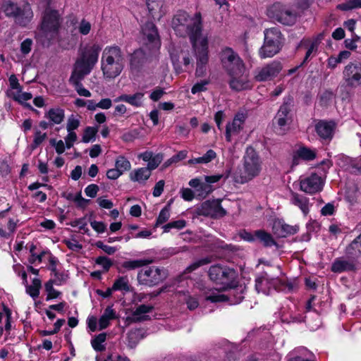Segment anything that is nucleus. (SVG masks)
<instances>
[{
    "label": "nucleus",
    "mask_w": 361,
    "mask_h": 361,
    "mask_svg": "<svg viewBox=\"0 0 361 361\" xmlns=\"http://www.w3.org/2000/svg\"><path fill=\"white\" fill-rule=\"evenodd\" d=\"M77 138L78 136L75 132H68L67 135L64 138L66 148H71L77 140Z\"/></svg>",
    "instance_id": "nucleus-58"
},
{
    "label": "nucleus",
    "mask_w": 361,
    "mask_h": 361,
    "mask_svg": "<svg viewBox=\"0 0 361 361\" xmlns=\"http://www.w3.org/2000/svg\"><path fill=\"white\" fill-rule=\"evenodd\" d=\"M166 277L164 269L156 267H149L141 269L137 275V279L141 284L149 286H154Z\"/></svg>",
    "instance_id": "nucleus-14"
},
{
    "label": "nucleus",
    "mask_w": 361,
    "mask_h": 361,
    "mask_svg": "<svg viewBox=\"0 0 361 361\" xmlns=\"http://www.w3.org/2000/svg\"><path fill=\"white\" fill-rule=\"evenodd\" d=\"M279 283L278 279H270L267 274H263L256 278L255 288L258 293L267 295L271 294L274 290L288 292L293 288L291 283H281L279 284Z\"/></svg>",
    "instance_id": "nucleus-9"
},
{
    "label": "nucleus",
    "mask_w": 361,
    "mask_h": 361,
    "mask_svg": "<svg viewBox=\"0 0 361 361\" xmlns=\"http://www.w3.org/2000/svg\"><path fill=\"white\" fill-rule=\"evenodd\" d=\"M185 226L184 220H178L164 225L162 228L164 233H168L171 228L181 229Z\"/></svg>",
    "instance_id": "nucleus-53"
},
{
    "label": "nucleus",
    "mask_w": 361,
    "mask_h": 361,
    "mask_svg": "<svg viewBox=\"0 0 361 361\" xmlns=\"http://www.w3.org/2000/svg\"><path fill=\"white\" fill-rule=\"evenodd\" d=\"M33 18V12L28 4H23L20 6V11L14 18L16 24L20 26L25 27L32 20Z\"/></svg>",
    "instance_id": "nucleus-21"
},
{
    "label": "nucleus",
    "mask_w": 361,
    "mask_h": 361,
    "mask_svg": "<svg viewBox=\"0 0 361 361\" xmlns=\"http://www.w3.org/2000/svg\"><path fill=\"white\" fill-rule=\"evenodd\" d=\"M153 309L154 307L152 305H138L129 319L135 322L147 320L149 319V314L152 312Z\"/></svg>",
    "instance_id": "nucleus-25"
},
{
    "label": "nucleus",
    "mask_w": 361,
    "mask_h": 361,
    "mask_svg": "<svg viewBox=\"0 0 361 361\" xmlns=\"http://www.w3.org/2000/svg\"><path fill=\"white\" fill-rule=\"evenodd\" d=\"M116 311L112 306H108L99 319V330H103L109 326L110 322L116 318Z\"/></svg>",
    "instance_id": "nucleus-27"
},
{
    "label": "nucleus",
    "mask_w": 361,
    "mask_h": 361,
    "mask_svg": "<svg viewBox=\"0 0 361 361\" xmlns=\"http://www.w3.org/2000/svg\"><path fill=\"white\" fill-rule=\"evenodd\" d=\"M299 182L300 190L310 194L320 192L324 185L322 178L314 173L308 176H300Z\"/></svg>",
    "instance_id": "nucleus-17"
},
{
    "label": "nucleus",
    "mask_w": 361,
    "mask_h": 361,
    "mask_svg": "<svg viewBox=\"0 0 361 361\" xmlns=\"http://www.w3.org/2000/svg\"><path fill=\"white\" fill-rule=\"evenodd\" d=\"M343 80L346 87L356 88L361 85V63L350 62L343 71Z\"/></svg>",
    "instance_id": "nucleus-13"
},
{
    "label": "nucleus",
    "mask_w": 361,
    "mask_h": 361,
    "mask_svg": "<svg viewBox=\"0 0 361 361\" xmlns=\"http://www.w3.org/2000/svg\"><path fill=\"white\" fill-rule=\"evenodd\" d=\"M96 263L102 266L105 271H108L112 265L111 261L106 257H99L96 259Z\"/></svg>",
    "instance_id": "nucleus-61"
},
{
    "label": "nucleus",
    "mask_w": 361,
    "mask_h": 361,
    "mask_svg": "<svg viewBox=\"0 0 361 361\" xmlns=\"http://www.w3.org/2000/svg\"><path fill=\"white\" fill-rule=\"evenodd\" d=\"M101 49L99 44H87L79 51V56L75 63L70 82L80 96L91 97V92L83 87L80 81L92 71L97 63Z\"/></svg>",
    "instance_id": "nucleus-3"
},
{
    "label": "nucleus",
    "mask_w": 361,
    "mask_h": 361,
    "mask_svg": "<svg viewBox=\"0 0 361 361\" xmlns=\"http://www.w3.org/2000/svg\"><path fill=\"white\" fill-rule=\"evenodd\" d=\"M172 26L178 35L189 36L196 58L195 75L203 76L209 61V33L202 30L200 13L190 16L187 12L180 11L174 16Z\"/></svg>",
    "instance_id": "nucleus-1"
},
{
    "label": "nucleus",
    "mask_w": 361,
    "mask_h": 361,
    "mask_svg": "<svg viewBox=\"0 0 361 361\" xmlns=\"http://www.w3.org/2000/svg\"><path fill=\"white\" fill-rule=\"evenodd\" d=\"M295 205L298 207L302 214L305 216L309 213L310 204L307 197H295Z\"/></svg>",
    "instance_id": "nucleus-44"
},
{
    "label": "nucleus",
    "mask_w": 361,
    "mask_h": 361,
    "mask_svg": "<svg viewBox=\"0 0 361 361\" xmlns=\"http://www.w3.org/2000/svg\"><path fill=\"white\" fill-rule=\"evenodd\" d=\"M230 78L229 85L232 90L241 91L250 89L252 87L251 82L248 79V75L245 71L235 75H230Z\"/></svg>",
    "instance_id": "nucleus-20"
},
{
    "label": "nucleus",
    "mask_w": 361,
    "mask_h": 361,
    "mask_svg": "<svg viewBox=\"0 0 361 361\" xmlns=\"http://www.w3.org/2000/svg\"><path fill=\"white\" fill-rule=\"evenodd\" d=\"M221 62L229 75L245 72V66L239 56L230 48H226L221 53Z\"/></svg>",
    "instance_id": "nucleus-10"
},
{
    "label": "nucleus",
    "mask_w": 361,
    "mask_h": 361,
    "mask_svg": "<svg viewBox=\"0 0 361 361\" xmlns=\"http://www.w3.org/2000/svg\"><path fill=\"white\" fill-rule=\"evenodd\" d=\"M152 175V171L146 167H140L133 170L130 174V180L133 182L145 185Z\"/></svg>",
    "instance_id": "nucleus-24"
},
{
    "label": "nucleus",
    "mask_w": 361,
    "mask_h": 361,
    "mask_svg": "<svg viewBox=\"0 0 361 361\" xmlns=\"http://www.w3.org/2000/svg\"><path fill=\"white\" fill-rule=\"evenodd\" d=\"M50 145L55 148V150L58 154H61L65 152L66 145L61 140H56V139L50 140Z\"/></svg>",
    "instance_id": "nucleus-57"
},
{
    "label": "nucleus",
    "mask_w": 361,
    "mask_h": 361,
    "mask_svg": "<svg viewBox=\"0 0 361 361\" xmlns=\"http://www.w3.org/2000/svg\"><path fill=\"white\" fill-rule=\"evenodd\" d=\"M312 354L304 347L295 350V361H314L311 359Z\"/></svg>",
    "instance_id": "nucleus-41"
},
{
    "label": "nucleus",
    "mask_w": 361,
    "mask_h": 361,
    "mask_svg": "<svg viewBox=\"0 0 361 361\" xmlns=\"http://www.w3.org/2000/svg\"><path fill=\"white\" fill-rule=\"evenodd\" d=\"M209 80H202L200 82H196L191 89V92L193 94L204 92L207 90V86L209 85Z\"/></svg>",
    "instance_id": "nucleus-52"
},
{
    "label": "nucleus",
    "mask_w": 361,
    "mask_h": 361,
    "mask_svg": "<svg viewBox=\"0 0 361 361\" xmlns=\"http://www.w3.org/2000/svg\"><path fill=\"white\" fill-rule=\"evenodd\" d=\"M98 132V127L87 126L85 128L82 142L89 143L95 140L96 135Z\"/></svg>",
    "instance_id": "nucleus-42"
},
{
    "label": "nucleus",
    "mask_w": 361,
    "mask_h": 361,
    "mask_svg": "<svg viewBox=\"0 0 361 361\" xmlns=\"http://www.w3.org/2000/svg\"><path fill=\"white\" fill-rule=\"evenodd\" d=\"M267 13L269 18L283 25H290L293 22L291 8L281 3H275L269 6Z\"/></svg>",
    "instance_id": "nucleus-12"
},
{
    "label": "nucleus",
    "mask_w": 361,
    "mask_h": 361,
    "mask_svg": "<svg viewBox=\"0 0 361 361\" xmlns=\"http://www.w3.org/2000/svg\"><path fill=\"white\" fill-rule=\"evenodd\" d=\"M282 69L280 62L274 61L255 71V78L256 80L262 82L272 80L277 76Z\"/></svg>",
    "instance_id": "nucleus-18"
},
{
    "label": "nucleus",
    "mask_w": 361,
    "mask_h": 361,
    "mask_svg": "<svg viewBox=\"0 0 361 361\" xmlns=\"http://www.w3.org/2000/svg\"><path fill=\"white\" fill-rule=\"evenodd\" d=\"M293 107V104L290 99L280 107L273 121L277 133L283 134L289 128V124L292 118Z\"/></svg>",
    "instance_id": "nucleus-11"
},
{
    "label": "nucleus",
    "mask_w": 361,
    "mask_h": 361,
    "mask_svg": "<svg viewBox=\"0 0 361 361\" xmlns=\"http://www.w3.org/2000/svg\"><path fill=\"white\" fill-rule=\"evenodd\" d=\"M80 124V119L75 115H71L67 120L66 130L67 132H75Z\"/></svg>",
    "instance_id": "nucleus-47"
},
{
    "label": "nucleus",
    "mask_w": 361,
    "mask_h": 361,
    "mask_svg": "<svg viewBox=\"0 0 361 361\" xmlns=\"http://www.w3.org/2000/svg\"><path fill=\"white\" fill-rule=\"evenodd\" d=\"M262 169V162L257 152L251 147H247L243 157V169L234 174L235 182L245 183L259 176Z\"/></svg>",
    "instance_id": "nucleus-5"
},
{
    "label": "nucleus",
    "mask_w": 361,
    "mask_h": 361,
    "mask_svg": "<svg viewBox=\"0 0 361 361\" xmlns=\"http://www.w3.org/2000/svg\"><path fill=\"white\" fill-rule=\"evenodd\" d=\"M256 239L266 247H271L276 245V242L271 234L262 230L255 231Z\"/></svg>",
    "instance_id": "nucleus-34"
},
{
    "label": "nucleus",
    "mask_w": 361,
    "mask_h": 361,
    "mask_svg": "<svg viewBox=\"0 0 361 361\" xmlns=\"http://www.w3.org/2000/svg\"><path fill=\"white\" fill-rule=\"evenodd\" d=\"M20 8V6H18L11 0L6 1L2 6V10L5 15L13 18L16 17L18 12H19Z\"/></svg>",
    "instance_id": "nucleus-35"
},
{
    "label": "nucleus",
    "mask_w": 361,
    "mask_h": 361,
    "mask_svg": "<svg viewBox=\"0 0 361 361\" xmlns=\"http://www.w3.org/2000/svg\"><path fill=\"white\" fill-rule=\"evenodd\" d=\"M297 157L305 161L314 160L317 157V152L306 147H300L296 152Z\"/></svg>",
    "instance_id": "nucleus-37"
},
{
    "label": "nucleus",
    "mask_w": 361,
    "mask_h": 361,
    "mask_svg": "<svg viewBox=\"0 0 361 361\" xmlns=\"http://www.w3.org/2000/svg\"><path fill=\"white\" fill-rule=\"evenodd\" d=\"M4 311L6 315V320H5V325H4V331H6V333L9 334L10 331L11 329V315L12 312L11 310L6 307V305H4Z\"/></svg>",
    "instance_id": "nucleus-56"
},
{
    "label": "nucleus",
    "mask_w": 361,
    "mask_h": 361,
    "mask_svg": "<svg viewBox=\"0 0 361 361\" xmlns=\"http://www.w3.org/2000/svg\"><path fill=\"white\" fill-rule=\"evenodd\" d=\"M76 28L81 35H87L90 32L92 23L83 18L78 23Z\"/></svg>",
    "instance_id": "nucleus-48"
},
{
    "label": "nucleus",
    "mask_w": 361,
    "mask_h": 361,
    "mask_svg": "<svg viewBox=\"0 0 361 361\" xmlns=\"http://www.w3.org/2000/svg\"><path fill=\"white\" fill-rule=\"evenodd\" d=\"M11 96L14 100L23 104V102L28 101L32 98V95L29 92H23L22 89L20 92H15L11 93Z\"/></svg>",
    "instance_id": "nucleus-49"
},
{
    "label": "nucleus",
    "mask_w": 361,
    "mask_h": 361,
    "mask_svg": "<svg viewBox=\"0 0 361 361\" xmlns=\"http://www.w3.org/2000/svg\"><path fill=\"white\" fill-rule=\"evenodd\" d=\"M180 299L185 301L187 304V307L190 310H193L196 309L199 305L198 299L195 297L189 295L188 293H183L180 294Z\"/></svg>",
    "instance_id": "nucleus-43"
},
{
    "label": "nucleus",
    "mask_w": 361,
    "mask_h": 361,
    "mask_svg": "<svg viewBox=\"0 0 361 361\" xmlns=\"http://www.w3.org/2000/svg\"><path fill=\"white\" fill-rule=\"evenodd\" d=\"M153 260L149 259L129 260L123 263V267L128 270H132L151 264Z\"/></svg>",
    "instance_id": "nucleus-38"
},
{
    "label": "nucleus",
    "mask_w": 361,
    "mask_h": 361,
    "mask_svg": "<svg viewBox=\"0 0 361 361\" xmlns=\"http://www.w3.org/2000/svg\"><path fill=\"white\" fill-rule=\"evenodd\" d=\"M338 7L343 11L361 8V0H350L345 4L338 5Z\"/></svg>",
    "instance_id": "nucleus-55"
},
{
    "label": "nucleus",
    "mask_w": 361,
    "mask_h": 361,
    "mask_svg": "<svg viewBox=\"0 0 361 361\" xmlns=\"http://www.w3.org/2000/svg\"><path fill=\"white\" fill-rule=\"evenodd\" d=\"M106 335L104 333L100 334L92 340V348L97 351H102L104 349L103 343L106 341Z\"/></svg>",
    "instance_id": "nucleus-45"
},
{
    "label": "nucleus",
    "mask_w": 361,
    "mask_h": 361,
    "mask_svg": "<svg viewBox=\"0 0 361 361\" xmlns=\"http://www.w3.org/2000/svg\"><path fill=\"white\" fill-rule=\"evenodd\" d=\"M46 117L52 121L53 123L60 124L65 117L64 110L61 108L50 109L46 114Z\"/></svg>",
    "instance_id": "nucleus-32"
},
{
    "label": "nucleus",
    "mask_w": 361,
    "mask_h": 361,
    "mask_svg": "<svg viewBox=\"0 0 361 361\" xmlns=\"http://www.w3.org/2000/svg\"><path fill=\"white\" fill-rule=\"evenodd\" d=\"M209 276L210 279L219 285L220 290H225L231 289L232 294L235 295L233 300L228 299V296L221 293L217 289H209L204 293L207 300L212 302H219L229 300L231 304H237L242 301L244 296L243 295V289L242 286L237 287L236 271L227 267L214 265L209 270Z\"/></svg>",
    "instance_id": "nucleus-2"
},
{
    "label": "nucleus",
    "mask_w": 361,
    "mask_h": 361,
    "mask_svg": "<svg viewBox=\"0 0 361 361\" xmlns=\"http://www.w3.org/2000/svg\"><path fill=\"white\" fill-rule=\"evenodd\" d=\"M13 269L18 276H21L23 283H27V274L24 271L23 267L20 264H16L13 266Z\"/></svg>",
    "instance_id": "nucleus-63"
},
{
    "label": "nucleus",
    "mask_w": 361,
    "mask_h": 361,
    "mask_svg": "<svg viewBox=\"0 0 361 361\" xmlns=\"http://www.w3.org/2000/svg\"><path fill=\"white\" fill-rule=\"evenodd\" d=\"M170 56L176 73L186 71L192 66L190 48L188 45L178 46L170 50Z\"/></svg>",
    "instance_id": "nucleus-8"
},
{
    "label": "nucleus",
    "mask_w": 361,
    "mask_h": 361,
    "mask_svg": "<svg viewBox=\"0 0 361 361\" xmlns=\"http://www.w3.org/2000/svg\"><path fill=\"white\" fill-rule=\"evenodd\" d=\"M68 199L74 202L78 207H84L88 202V200H86L82 197L81 192H78L75 195L69 194Z\"/></svg>",
    "instance_id": "nucleus-50"
},
{
    "label": "nucleus",
    "mask_w": 361,
    "mask_h": 361,
    "mask_svg": "<svg viewBox=\"0 0 361 361\" xmlns=\"http://www.w3.org/2000/svg\"><path fill=\"white\" fill-rule=\"evenodd\" d=\"M264 44L259 50L262 59L271 58L279 52L283 44V37L278 28L266 29L264 32Z\"/></svg>",
    "instance_id": "nucleus-7"
},
{
    "label": "nucleus",
    "mask_w": 361,
    "mask_h": 361,
    "mask_svg": "<svg viewBox=\"0 0 361 361\" xmlns=\"http://www.w3.org/2000/svg\"><path fill=\"white\" fill-rule=\"evenodd\" d=\"M180 193L181 197L185 201H192L195 197V192L190 188H182Z\"/></svg>",
    "instance_id": "nucleus-59"
},
{
    "label": "nucleus",
    "mask_w": 361,
    "mask_h": 361,
    "mask_svg": "<svg viewBox=\"0 0 361 361\" xmlns=\"http://www.w3.org/2000/svg\"><path fill=\"white\" fill-rule=\"evenodd\" d=\"M217 157L216 152L213 149H209L202 157L193 158L188 161V164H207Z\"/></svg>",
    "instance_id": "nucleus-29"
},
{
    "label": "nucleus",
    "mask_w": 361,
    "mask_h": 361,
    "mask_svg": "<svg viewBox=\"0 0 361 361\" xmlns=\"http://www.w3.org/2000/svg\"><path fill=\"white\" fill-rule=\"evenodd\" d=\"M247 118V114L245 111H238L235 114L233 120L226 123L225 137L227 142H231L233 137L240 133L244 128Z\"/></svg>",
    "instance_id": "nucleus-15"
},
{
    "label": "nucleus",
    "mask_w": 361,
    "mask_h": 361,
    "mask_svg": "<svg viewBox=\"0 0 361 361\" xmlns=\"http://www.w3.org/2000/svg\"><path fill=\"white\" fill-rule=\"evenodd\" d=\"M335 129V123L331 121H320L315 126L317 135L322 139H331Z\"/></svg>",
    "instance_id": "nucleus-22"
},
{
    "label": "nucleus",
    "mask_w": 361,
    "mask_h": 361,
    "mask_svg": "<svg viewBox=\"0 0 361 361\" xmlns=\"http://www.w3.org/2000/svg\"><path fill=\"white\" fill-rule=\"evenodd\" d=\"M170 215L171 213L169 207H165L163 208L159 212V214L157 219L156 225H161L166 222L170 218Z\"/></svg>",
    "instance_id": "nucleus-51"
},
{
    "label": "nucleus",
    "mask_w": 361,
    "mask_h": 361,
    "mask_svg": "<svg viewBox=\"0 0 361 361\" xmlns=\"http://www.w3.org/2000/svg\"><path fill=\"white\" fill-rule=\"evenodd\" d=\"M60 24V16L58 11L47 8L36 33L37 41L43 46H49L51 41L56 37Z\"/></svg>",
    "instance_id": "nucleus-6"
},
{
    "label": "nucleus",
    "mask_w": 361,
    "mask_h": 361,
    "mask_svg": "<svg viewBox=\"0 0 361 361\" xmlns=\"http://www.w3.org/2000/svg\"><path fill=\"white\" fill-rule=\"evenodd\" d=\"M112 289L116 290H121L128 292L130 291V286L127 276H121L117 279L112 286Z\"/></svg>",
    "instance_id": "nucleus-39"
},
{
    "label": "nucleus",
    "mask_w": 361,
    "mask_h": 361,
    "mask_svg": "<svg viewBox=\"0 0 361 361\" xmlns=\"http://www.w3.org/2000/svg\"><path fill=\"white\" fill-rule=\"evenodd\" d=\"M272 230L277 237L284 238L290 233L292 228L290 226L286 224L283 220L276 219L273 223Z\"/></svg>",
    "instance_id": "nucleus-28"
},
{
    "label": "nucleus",
    "mask_w": 361,
    "mask_h": 361,
    "mask_svg": "<svg viewBox=\"0 0 361 361\" xmlns=\"http://www.w3.org/2000/svg\"><path fill=\"white\" fill-rule=\"evenodd\" d=\"M209 207V214L215 217H222L226 214L225 209L221 207L219 200H214L207 204Z\"/></svg>",
    "instance_id": "nucleus-36"
},
{
    "label": "nucleus",
    "mask_w": 361,
    "mask_h": 361,
    "mask_svg": "<svg viewBox=\"0 0 361 361\" xmlns=\"http://www.w3.org/2000/svg\"><path fill=\"white\" fill-rule=\"evenodd\" d=\"M189 185L194 188L196 198L199 200L204 199L213 190L214 188L212 185L202 182L200 178H192L189 183Z\"/></svg>",
    "instance_id": "nucleus-19"
},
{
    "label": "nucleus",
    "mask_w": 361,
    "mask_h": 361,
    "mask_svg": "<svg viewBox=\"0 0 361 361\" xmlns=\"http://www.w3.org/2000/svg\"><path fill=\"white\" fill-rule=\"evenodd\" d=\"M73 226L78 227V228L84 233H87L89 232V229L87 226V222L84 218H80L74 221Z\"/></svg>",
    "instance_id": "nucleus-64"
},
{
    "label": "nucleus",
    "mask_w": 361,
    "mask_h": 361,
    "mask_svg": "<svg viewBox=\"0 0 361 361\" xmlns=\"http://www.w3.org/2000/svg\"><path fill=\"white\" fill-rule=\"evenodd\" d=\"M163 160L161 154H154L150 161L148 162L147 167L152 171L157 169Z\"/></svg>",
    "instance_id": "nucleus-54"
},
{
    "label": "nucleus",
    "mask_w": 361,
    "mask_h": 361,
    "mask_svg": "<svg viewBox=\"0 0 361 361\" xmlns=\"http://www.w3.org/2000/svg\"><path fill=\"white\" fill-rule=\"evenodd\" d=\"M115 167L123 174L131 169V164L127 158L121 155L115 160Z\"/></svg>",
    "instance_id": "nucleus-40"
},
{
    "label": "nucleus",
    "mask_w": 361,
    "mask_h": 361,
    "mask_svg": "<svg viewBox=\"0 0 361 361\" xmlns=\"http://www.w3.org/2000/svg\"><path fill=\"white\" fill-rule=\"evenodd\" d=\"M90 226L98 233H103L106 230V226L102 221H91Z\"/></svg>",
    "instance_id": "nucleus-60"
},
{
    "label": "nucleus",
    "mask_w": 361,
    "mask_h": 361,
    "mask_svg": "<svg viewBox=\"0 0 361 361\" xmlns=\"http://www.w3.org/2000/svg\"><path fill=\"white\" fill-rule=\"evenodd\" d=\"M345 253L352 257L361 256V234L346 247Z\"/></svg>",
    "instance_id": "nucleus-31"
},
{
    "label": "nucleus",
    "mask_w": 361,
    "mask_h": 361,
    "mask_svg": "<svg viewBox=\"0 0 361 361\" xmlns=\"http://www.w3.org/2000/svg\"><path fill=\"white\" fill-rule=\"evenodd\" d=\"M355 269V265L352 262L337 259L331 266V271L336 273H341L346 271H351Z\"/></svg>",
    "instance_id": "nucleus-30"
},
{
    "label": "nucleus",
    "mask_w": 361,
    "mask_h": 361,
    "mask_svg": "<svg viewBox=\"0 0 361 361\" xmlns=\"http://www.w3.org/2000/svg\"><path fill=\"white\" fill-rule=\"evenodd\" d=\"M144 97V93L142 92H136L135 94L133 95L130 94H121L119 97H118L116 99H114L115 102H125L130 105L139 107L142 104V99Z\"/></svg>",
    "instance_id": "nucleus-26"
},
{
    "label": "nucleus",
    "mask_w": 361,
    "mask_h": 361,
    "mask_svg": "<svg viewBox=\"0 0 361 361\" xmlns=\"http://www.w3.org/2000/svg\"><path fill=\"white\" fill-rule=\"evenodd\" d=\"M32 46V40L31 39H25L20 44V51L23 54L27 55L31 51Z\"/></svg>",
    "instance_id": "nucleus-62"
},
{
    "label": "nucleus",
    "mask_w": 361,
    "mask_h": 361,
    "mask_svg": "<svg viewBox=\"0 0 361 361\" xmlns=\"http://www.w3.org/2000/svg\"><path fill=\"white\" fill-rule=\"evenodd\" d=\"M45 290L47 293V300L57 298L60 295V292L54 288L53 281L49 280L44 285Z\"/></svg>",
    "instance_id": "nucleus-46"
},
{
    "label": "nucleus",
    "mask_w": 361,
    "mask_h": 361,
    "mask_svg": "<svg viewBox=\"0 0 361 361\" xmlns=\"http://www.w3.org/2000/svg\"><path fill=\"white\" fill-rule=\"evenodd\" d=\"M141 37L142 44L148 47L150 51L159 49L161 44L157 30L152 23L148 22L142 26Z\"/></svg>",
    "instance_id": "nucleus-16"
},
{
    "label": "nucleus",
    "mask_w": 361,
    "mask_h": 361,
    "mask_svg": "<svg viewBox=\"0 0 361 361\" xmlns=\"http://www.w3.org/2000/svg\"><path fill=\"white\" fill-rule=\"evenodd\" d=\"M145 59V53L142 49H137L130 56V65L133 70L137 69Z\"/></svg>",
    "instance_id": "nucleus-33"
},
{
    "label": "nucleus",
    "mask_w": 361,
    "mask_h": 361,
    "mask_svg": "<svg viewBox=\"0 0 361 361\" xmlns=\"http://www.w3.org/2000/svg\"><path fill=\"white\" fill-rule=\"evenodd\" d=\"M125 58L118 46H107L102 56V70L106 78H114L119 75L124 67Z\"/></svg>",
    "instance_id": "nucleus-4"
},
{
    "label": "nucleus",
    "mask_w": 361,
    "mask_h": 361,
    "mask_svg": "<svg viewBox=\"0 0 361 361\" xmlns=\"http://www.w3.org/2000/svg\"><path fill=\"white\" fill-rule=\"evenodd\" d=\"M146 5L149 15L153 18H160L166 12L164 0H146Z\"/></svg>",
    "instance_id": "nucleus-23"
}]
</instances>
